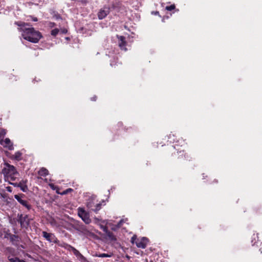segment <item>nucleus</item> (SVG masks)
I'll return each instance as SVG.
<instances>
[{"instance_id":"1","label":"nucleus","mask_w":262,"mask_h":262,"mask_svg":"<svg viewBox=\"0 0 262 262\" xmlns=\"http://www.w3.org/2000/svg\"><path fill=\"white\" fill-rule=\"evenodd\" d=\"M15 24L19 27L18 30L22 32L21 35L24 39L32 42L37 43L43 37L41 33L33 27H29L28 23L16 21Z\"/></svg>"},{"instance_id":"2","label":"nucleus","mask_w":262,"mask_h":262,"mask_svg":"<svg viewBox=\"0 0 262 262\" xmlns=\"http://www.w3.org/2000/svg\"><path fill=\"white\" fill-rule=\"evenodd\" d=\"M6 181H15L19 176V173L16 168L8 163H4V167L2 170Z\"/></svg>"},{"instance_id":"3","label":"nucleus","mask_w":262,"mask_h":262,"mask_svg":"<svg viewBox=\"0 0 262 262\" xmlns=\"http://www.w3.org/2000/svg\"><path fill=\"white\" fill-rule=\"evenodd\" d=\"M78 214L82 221L86 224L91 222L89 213L82 208H78Z\"/></svg>"},{"instance_id":"4","label":"nucleus","mask_w":262,"mask_h":262,"mask_svg":"<svg viewBox=\"0 0 262 262\" xmlns=\"http://www.w3.org/2000/svg\"><path fill=\"white\" fill-rule=\"evenodd\" d=\"M117 38H118V44L119 47L121 50L126 51L127 50L126 48L127 42L125 40V37L123 36L117 35Z\"/></svg>"},{"instance_id":"5","label":"nucleus","mask_w":262,"mask_h":262,"mask_svg":"<svg viewBox=\"0 0 262 262\" xmlns=\"http://www.w3.org/2000/svg\"><path fill=\"white\" fill-rule=\"evenodd\" d=\"M148 242V239L146 237H142L141 239H138L135 242L137 247L144 249L146 248Z\"/></svg>"},{"instance_id":"6","label":"nucleus","mask_w":262,"mask_h":262,"mask_svg":"<svg viewBox=\"0 0 262 262\" xmlns=\"http://www.w3.org/2000/svg\"><path fill=\"white\" fill-rule=\"evenodd\" d=\"M0 144L9 150L13 149V144L9 138H5L0 141Z\"/></svg>"},{"instance_id":"7","label":"nucleus","mask_w":262,"mask_h":262,"mask_svg":"<svg viewBox=\"0 0 262 262\" xmlns=\"http://www.w3.org/2000/svg\"><path fill=\"white\" fill-rule=\"evenodd\" d=\"M110 12L109 8H104L101 9L98 13V17L99 19H102L105 18Z\"/></svg>"},{"instance_id":"8","label":"nucleus","mask_w":262,"mask_h":262,"mask_svg":"<svg viewBox=\"0 0 262 262\" xmlns=\"http://www.w3.org/2000/svg\"><path fill=\"white\" fill-rule=\"evenodd\" d=\"M14 198L22 205L26 207L27 209H29L31 208L30 205L28 204V202L26 201L23 200L21 199L19 195L17 194H15L14 195Z\"/></svg>"},{"instance_id":"9","label":"nucleus","mask_w":262,"mask_h":262,"mask_svg":"<svg viewBox=\"0 0 262 262\" xmlns=\"http://www.w3.org/2000/svg\"><path fill=\"white\" fill-rule=\"evenodd\" d=\"M42 236L45 237L47 241L50 242H53L55 241V236L54 234L52 233H49L46 231H43L42 232Z\"/></svg>"},{"instance_id":"10","label":"nucleus","mask_w":262,"mask_h":262,"mask_svg":"<svg viewBox=\"0 0 262 262\" xmlns=\"http://www.w3.org/2000/svg\"><path fill=\"white\" fill-rule=\"evenodd\" d=\"M26 183L27 181L26 180H21L19 182V187L23 192H26L28 189Z\"/></svg>"},{"instance_id":"11","label":"nucleus","mask_w":262,"mask_h":262,"mask_svg":"<svg viewBox=\"0 0 262 262\" xmlns=\"http://www.w3.org/2000/svg\"><path fill=\"white\" fill-rule=\"evenodd\" d=\"M72 250L73 251L74 254L77 256L78 257L80 258L81 259L85 260L84 257L74 247H71Z\"/></svg>"},{"instance_id":"12","label":"nucleus","mask_w":262,"mask_h":262,"mask_svg":"<svg viewBox=\"0 0 262 262\" xmlns=\"http://www.w3.org/2000/svg\"><path fill=\"white\" fill-rule=\"evenodd\" d=\"M106 238L111 241H114L116 240V237L114 235L110 232L108 230L105 233Z\"/></svg>"},{"instance_id":"13","label":"nucleus","mask_w":262,"mask_h":262,"mask_svg":"<svg viewBox=\"0 0 262 262\" xmlns=\"http://www.w3.org/2000/svg\"><path fill=\"white\" fill-rule=\"evenodd\" d=\"M38 174L41 176H46L48 174V170L45 168H42L39 170Z\"/></svg>"},{"instance_id":"14","label":"nucleus","mask_w":262,"mask_h":262,"mask_svg":"<svg viewBox=\"0 0 262 262\" xmlns=\"http://www.w3.org/2000/svg\"><path fill=\"white\" fill-rule=\"evenodd\" d=\"M7 133L6 130L2 128H0V141L4 139Z\"/></svg>"},{"instance_id":"15","label":"nucleus","mask_w":262,"mask_h":262,"mask_svg":"<svg viewBox=\"0 0 262 262\" xmlns=\"http://www.w3.org/2000/svg\"><path fill=\"white\" fill-rule=\"evenodd\" d=\"M21 154L20 152L17 151L15 153V154L12 156V158H13L16 160L19 161L21 159Z\"/></svg>"},{"instance_id":"16","label":"nucleus","mask_w":262,"mask_h":262,"mask_svg":"<svg viewBox=\"0 0 262 262\" xmlns=\"http://www.w3.org/2000/svg\"><path fill=\"white\" fill-rule=\"evenodd\" d=\"M9 260L10 262H24V260H20L17 257H9Z\"/></svg>"},{"instance_id":"17","label":"nucleus","mask_w":262,"mask_h":262,"mask_svg":"<svg viewBox=\"0 0 262 262\" xmlns=\"http://www.w3.org/2000/svg\"><path fill=\"white\" fill-rule=\"evenodd\" d=\"M112 254H106V253H102V254H97L96 256L99 257H111Z\"/></svg>"},{"instance_id":"18","label":"nucleus","mask_w":262,"mask_h":262,"mask_svg":"<svg viewBox=\"0 0 262 262\" xmlns=\"http://www.w3.org/2000/svg\"><path fill=\"white\" fill-rule=\"evenodd\" d=\"M59 31V30L58 29L55 28L51 31V34L53 36H56L58 34Z\"/></svg>"},{"instance_id":"19","label":"nucleus","mask_w":262,"mask_h":262,"mask_svg":"<svg viewBox=\"0 0 262 262\" xmlns=\"http://www.w3.org/2000/svg\"><path fill=\"white\" fill-rule=\"evenodd\" d=\"M176 8L174 4H172L170 6H167L165 7V9L167 11H171Z\"/></svg>"},{"instance_id":"20","label":"nucleus","mask_w":262,"mask_h":262,"mask_svg":"<svg viewBox=\"0 0 262 262\" xmlns=\"http://www.w3.org/2000/svg\"><path fill=\"white\" fill-rule=\"evenodd\" d=\"M123 222H124V220H120V222L118 223L117 226L112 227V229L115 230L117 228H119L122 225Z\"/></svg>"},{"instance_id":"21","label":"nucleus","mask_w":262,"mask_h":262,"mask_svg":"<svg viewBox=\"0 0 262 262\" xmlns=\"http://www.w3.org/2000/svg\"><path fill=\"white\" fill-rule=\"evenodd\" d=\"M72 190V189L71 188H69V189H67V190L63 191L61 193V194H67L68 193H69V192H71V191Z\"/></svg>"},{"instance_id":"22","label":"nucleus","mask_w":262,"mask_h":262,"mask_svg":"<svg viewBox=\"0 0 262 262\" xmlns=\"http://www.w3.org/2000/svg\"><path fill=\"white\" fill-rule=\"evenodd\" d=\"M100 208V204H97L96 205V207L95 209H92L94 211L96 212L97 211H98Z\"/></svg>"},{"instance_id":"23","label":"nucleus","mask_w":262,"mask_h":262,"mask_svg":"<svg viewBox=\"0 0 262 262\" xmlns=\"http://www.w3.org/2000/svg\"><path fill=\"white\" fill-rule=\"evenodd\" d=\"M49 186L53 190L58 189V187L55 186L53 184H49Z\"/></svg>"},{"instance_id":"24","label":"nucleus","mask_w":262,"mask_h":262,"mask_svg":"<svg viewBox=\"0 0 262 262\" xmlns=\"http://www.w3.org/2000/svg\"><path fill=\"white\" fill-rule=\"evenodd\" d=\"M100 227L105 233L108 231L107 227L105 226L101 225Z\"/></svg>"},{"instance_id":"25","label":"nucleus","mask_w":262,"mask_h":262,"mask_svg":"<svg viewBox=\"0 0 262 262\" xmlns=\"http://www.w3.org/2000/svg\"><path fill=\"white\" fill-rule=\"evenodd\" d=\"M9 184H11V185H13L14 187H19V183H12V182H9Z\"/></svg>"},{"instance_id":"26","label":"nucleus","mask_w":262,"mask_h":262,"mask_svg":"<svg viewBox=\"0 0 262 262\" xmlns=\"http://www.w3.org/2000/svg\"><path fill=\"white\" fill-rule=\"evenodd\" d=\"M6 189L7 191L9 192H11L12 191V188L10 186L6 187Z\"/></svg>"},{"instance_id":"27","label":"nucleus","mask_w":262,"mask_h":262,"mask_svg":"<svg viewBox=\"0 0 262 262\" xmlns=\"http://www.w3.org/2000/svg\"><path fill=\"white\" fill-rule=\"evenodd\" d=\"M136 239V236L135 235L133 236L131 239V242L132 243H135V241Z\"/></svg>"},{"instance_id":"28","label":"nucleus","mask_w":262,"mask_h":262,"mask_svg":"<svg viewBox=\"0 0 262 262\" xmlns=\"http://www.w3.org/2000/svg\"><path fill=\"white\" fill-rule=\"evenodd\" d=\"M32 20L34 21H38V19H37V17H32Z\"/></svg>"},{"instance_id":"29","label":"nucleus","mask_w":262,"mask_h":262,"mask_svg":"<svg viewBox=\"0 0 262 262\" xmlns=\"http://www.w3.org/2000/svg\"><path fill=\"white\" fill-rule=\"evenodd\" d=\"M78 1H79L84 4H85L86 3V0H79Z\"/></svg>"},{"instance_id":"30","label":"nucleus","mask_w":262,"mask_h":262,"mask_svg":"<svg viewBox=\"0 0 262 262\" xmlns=\"http://www.w3.org/2000/svg\"><path fill=\"white\" fill-rule=\"evenodd\" d=\"M50 27H53L55 25V24L54 23H50Z\"/></svg>"},{"instance_id":"31","label":"nucleus","mask_w":262,"mask_h":262,"mask_svg":"<svg viewBox=\"0 0 262 262\" xmlns=\"http://www.w3.org/2000/svg\"><path fill=\"white\" fill-rule=\"evenodd\" d=\"M103 223L104 224L105 223V224H107V225H110V223H108V222L107 221H104L103 222Z\"/></svg>"},{"instance_id":"32","label":"nucleus","mask_w":262,"mask_h":262,"mask_svg":"<svg viewBox=\"0 0 262 262\" xmlns=\"http://www.w3.org/2000/svg\"><path fill=\"white\" fill-rule=\"evenodd\" d=\"M55 190H56V193H57L58 194H61V192H60L59 191V188H58V189H56Z\"/></svg>"},{"instance_id":"33","label":"nucleus","mask_w":262,"mask_h":262,"mask_svg":"<svg viewBox=\"0 0 262 262\" xmlns=\"http://www.w3.org/2000/svg\"><path fill=\"white\" fill-rule=\"evenodd\" d=\"M159 12L158 11H156L154 13L155 14H159Z\"/></svg>"},{"instance_id":"34","label":"nucleus","mask_w":262,"mask_h":262,"mask_svg":"<svg viewBox=\"0 0 262 262\" xmlns=\"http://www.w3.org/2000/svg\"><path fill=\"white\" fill-rule=\"evenodd\" d=\"M67 30H63L62 31V33H66L67 32Z\"/></svg>"},{"instance_id":"35","label":"nucleus","mask_w":262,"mask_h":262,"mask_svg":"<svg viewBox=\"0 0 262 262\" xmlns=\"http://www.w3.org/2000/svg\"><path fill=\"white\" fill-rule=\"evenodd\" d=\"M95 223H97V222L98 221V220L97 219H95Z\"/></svg>"},{"instance_id":"36","label":"nucleus","mask_w":262,"mask_h":262,"mask_svg":"<svg viewBox=\"0 0 262 262\" xmlns=\"http://www.w3.org/2000/svg\"><path fill=\"white\" fill-rule=\"evenodd\" d=\"M56 18H60V16L59 15H58L57 16H56Z\"/></svg>"},{"instance_id":"37","label":"nucleus","mask_w":262,"mask_h":262,"mask_svg":"<svg viewBox=\"0 0 262 262\" xmlns=\"http://www.w3.org/2000/svg\"><path fill=\"white\" fill-rule=\"evenodd\" d=\"M88 206L89 207H91V206H90L89 204H88Z\"/></svg>"},{"instance_id":"38","label":"nucleus","mask_w":262,"mask_h":262,"mask_svg":"<svg viewBox=\"0 0 262 262\" xmlns=\"http://www.w3.org/2000/svg\"><path fill=\"white\" fill-rule=\"evenodd\" d=\"M2 234L1 232H0V236H2Z\"/></svg>"}]
</instances>
